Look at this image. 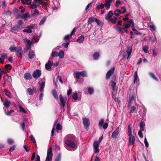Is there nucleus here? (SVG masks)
<instances>
[{
  "mask_svg": "<svg viewBox=\"0 0 161 161\" xmlns=\"http://www.w3.org/2000/svg\"><path fill=\"white\" fill-rule=\"evenodd\" d=\"M19 25H14V26L13 27H12L11 28V31H16L18 30L19 28Z\"/></svg>",
  "mask_w": 161,
  "mask_h": 161,
  "instance_id": "7c9ffc66",
  "label": "nucleus"
},
{
  "mask_svg": "<svg viewBox=\"0 0 161 161\" xmlns=\"http://www.w3.org/2000/svg\"><path fill=\"white\" fill-rule=\"evenodd\" d=\"M113 1V0H106L105 1V3L104 5L105 7H106L107 10H108L110 8L111 3Z\"/></svg>",
  "mask_w": 161,
  "mask_h": 161,
  "instance_id": "2eb2a0df",
  "label": "nucleus"
},
{
  "mask_svg": "<svg viewBox=\"0 0 161 161\" xmlns=\"http://www.w3.org/2000/svg\"><path fill=\"white\" fill-rule=\"evenodd\" d=\"M135 138L134 136H129V145H133L135 144Z\"/></svg>",
  "mask_w": 161,
  "mask_h": 161,
  "instance_id": "f8f14e48",
  "label": "nucleus"
},
{
  "mask_svg": "<svg viewBox=\"0 0 161 161\" xmlns=\"http://www.w3.org/2000/svg\"><path fill=\"white\" fill-rule=\"evenodd\" d=\"M99 57V54L98 53H96L93 55V57L95 60L97 59Z\"/></svg>",
  "mask_w": 161,
  "mask_h": 161,
  "instance_id": "4c0bfd02",
  "label": "nucleus"
},
{
  "mask_svg": "<svg viewBox=\"0 0 161 161\" xmlns=\"http://www.w3.org/2000/svg\"><path fill=\"white\" fill-rule=\"evenodd\" d=\"M20 109V111H22L24 113H26V112L25 110L24 109V108H23L21 105H20L19 107Z\"/></svg>",
  "mask_w": 161,
  "mask_h": 161,
  "instance_id": "6e6d98bb",
  "label": "nucleus"
},
{
  "mask_svg": "<svg viewBox=\"0 0 161 161\" xmlns=\"http://www.w3.org/2000/svg\"><path fill=\"white\" fill-rule=\"evenodd\" d=\"M127 131V134L129 136H132V130L130 125L128 126Z\"/></svg>",
  "mask_w": 161,
  "mask_h": 161,
  "instance_id": "393cba45",
  "label": "nucleus"
},
{
  "mask_svg": "<svg viewBox=\"0 0 161 161\" xmlns=\"http://www.w3.org/2000/svg\"><path fill=\"white\" fill-rule=\"evenodd\" d=\"M95 19L94 17H92L89 18L88 20V24H91L95 20Z\"/></svg>",
  "mask_w": 161,
  "mask_h": 161,
  "instance_id": "72a5a7b5",
  "label": "nucleus"
},
{
  "mask_svg": "<svg viewBox=\"0 0 161 161\" xmlns=\"http://www.w3.org/2000/svg\"><path fill=\"white\" fill-rule=\"evenodd\" d=\"M69 43L67 42L66 43H63L62 46L64 47L65 48H66L67 47L68 45H69Z\"/></svg>",
  "mask_w": 161,
  "mask_h": 161,
  "instance_id": "774afa93",
  "label": "nucleus"
},
{
  "mask_svg": "<svg viewBox=\"0 0 161 161\" xmlns=\"http://www.w3.org/2000/svg\"><path fill=\"white\" fill-rule=\"evenodd\" d=\"M88 91L89 94H91L94 92L93 89L91 87H89L88 89Z\"/></svg>",
  "mask_w": 161,
  "mask_h": 161,
  "instance_id": "de8ad7c7",
  "label": "nucleus"
},
{
  "mask_svg": "<svg viewBox=\"0 0 161 161\" xmlns=\"http://www.w3.org/2000/svg\"><path fill=\"white\" fill-rule=\"evenodd\" d=\"M82 119L84 127L86 129H87L90 124L89 119L88 118L84 117H83Z\"/></svg>",
  "mask_w": 161,
  "mask_h": 161,
  "instance_id": "423d86ee",
  "label": "nucleus"
},
{
  "mask_svg": "<svg viewBox=\"0 0 161 161\" xmlns=\"http://www.w3.org/2000/svg\"><path fill=\"white\" fill-rule=\"evenodd\" d=\"M24 42H26V43L27 44V45H29V46H31L32 42L30 40L27 39L26 38H25L24 39Z\"/></svg>",
  "mask_w": 161,
  "mask_h": 161,
  "instance_id": "c85d7f7f",
  "label": "nucleus"
},
{
  "mask_svg": "<svg viewBox=\"0 0 161 161\" xmlns=\"http://www.w3.org/2000/svg\"><path fill=\"white\" fill-rule=\"evenodd\" d=\"M35 27V25H30L27 26L26 28L23 30V32H26L28 33H31L32 32V30L34 29Z\"/></svg>",
  "mask_w": 161,
  "mask_h": 161,
  "instance_id": "f03ea898",
  "label": "nucleus"
},
{
  "mask_svg": "<svg viewBox=\"0 0 161 161\" xmlns=\"http://www.w3.org/2000/svg\"><path fill=\"white\" fill-rule=\"evenodd\" d=\"M22 48L20 47H17L16 51H15L17 55L20 58H21L22 57Z\"/></svg>",
  "mask_w": 161,
  "mask_h": 161,
  "instance_id": "4468645a",
  "label": "nucleus"
},
{
  "mask_svg": "<svg viewBox=\"0 0 161 161\" xmlns=\"http://www.w3.org/2000/svg\"><path fill=\"white\" fill-rule=\"evenodd\" d=\"M64 142L65 144L64 147L67 150L73 151L76 149L77 145L76 143V139L73 134L66 135L65 137Z\"/></svg>",
  "mask_w": 161,
  "mask_h": 161,
  "instance_id": "f257e3e1",
  "label": "nucleus"
},
{
  "mask_svg": "<svg viewBox=\"0 0 161 161\" xmlns=\"http://www.w3.org/2000/svg\"><path fill=\"white\" fill-rule=\"evenodd\" d=\"M61 159L60 154H59L55 159V161H60Z\"/></svg>",
  "mask_w": 161,
  "mask_h": 161,
  "instance_id": "0e129e2a",
  "label": "nucleus"
},
{
  "mask_svg": "<svg viewBox=\"0 0 161 161\" xmlns=\"http://www.w3.org/2000/svg\"><path fill=\"white\" fill-rule=\"evenodd\" d=\"M134 83L136 84L137 85H138L139 83V79L138 76L137 71H136L134 73Z\"/></svg>",
  "mask_w": 161,
  "mask_h": 161,
  "instance_id": "ddd939ff",
  "label": "nucleus"
},
{
  "mask_svg": "<svg viewBox=\"0 0 161 161\" xmlns=\"http://www.w3.org/2000/svg\"><path fill=\"white\" fill-rule=\"evenodd\" d=\"M52 64V62L50 60H48L47 63H46L45 65L46 69L48 70L50 69L51 68V65Z\"/></svg>",
  "mask_w": 161,
  "mask_h": 161,
  "instance_id": "6ab92c4d",
  "label": "nucleus"
},
{
  "mask_svg": "<svg viewBox=\"0 0 161 161\" xmlns=\"http://www.w3.org/2000/svg\"><path fill=\"white\" fill-rule=\"evenodd\" d=\"M39 14V11L37 9H35L34 11V13L33 14V16H37Z\"/></svg>",
  "mask_w": 161,
  "mask_h": 161,
  "instance_id": "8fccbe9b",
  "label": "nucleus"
},
{
  "mask_svg": "<svg viewBox=\"0 0 161 161\" xmlns=\"http://www.w3.org/2000/svg\"><path fill=\"white\" fill-rule=\"evenodd\" d=\"M29 14L27 13H26L21 16V19H26L29 17Z\"/></svg>",
  "mask_w": 161,
  "mask_h": 161,
  "instance_id": "49530a36",
  "label": "nucleus"
},
{
  "mask_svg": "<svg viewBox=\"0 0 161 161\" xmlns=\"http://www.w3.org/2000/svg\"><path fill=\"white\" fill-rule=\"evenodd\" d=\"M124 27L125 28V29H127L128 28L130 27V24H128V23H127L123 25Z\"/></svg>",
  "mask_w": 161,
  "mask_h": 161,
  "instance_id": "bf43d9fd",
  "label": "nucleus"
},
{
  "mask_svg": "<svg viewBox=\"0 0 161 161\" xmlns=\"http://www.w3.org/2000/svg\"><path fill=\"white\" fill-rule=\"evenodd\" d=\"M143 50L145 53H148V47L147 46H145L143 48Z\"/></svg>",
  "mask_w": 161,
  "mask_h": 161,
  "instance_id": "09e8293b",
  "label": "nucleus"
},
{
  "mask_svg": "<svg viewBox=\"0 0 161 161\" xmlns=\"http://www.w3.org/2000/svg\"><path fill=\"white\" fill-rule=\"evenodd\" d=\"M52 93L55 99H58V96L57 94V92L55 90H53L52 91Z\"/></svg>",
  "mask_w": 161,
  "mask_h": 161,
  "instance_id": "e433bc0d",
  "label": "nucleus"
},
{
  "mask_svg": "<svg viewBox=\"0 0 161 161\" xmlns=\"http://www.w3.org/2000/svg\"><path fill=\"white\" fill-rule=\"evenodd\" d=\"M84 36L83 35H81L80 36L78 37L76 41L79 43H82L84 40Z\"/></svg>",
  "mask_w": 161,
  "mask_h": 161,
  "instance_id": "aec40b11",
  "label": "nucleus"
},
{
  "mask_svg": "<svg viewBox=\"0 0 161 161\" xmlns=\"http://www.w3.org/2000/svg\"><path fill=\"white\" fill-rule=\"evenodd\" d=\"M46 19V16L44 17L43 19H42L40 21L39 24L40 25H42L44 24L45 22Z\"/></svg>",
  "mask_w": 161,
  "mask_h": 161,
  "instance_id": "a19ab883",
  "label": "nucleus"
},
{
  "mask_svg": "<svg viewBox=\"0 0 161 161\" xmlns=\"http://www.w3.org/2000/svg\"><path fill=\"white\" fill-rule=\"evenodd\" d=\"M64 51L62 50L60 51L59 53H58V56L61 58H63L64 57Z\"/></svg>",
  "mask_w": 161,
  "mask_h": 161,
  "instance_id": "c756f323",
  "label": "nucleus"
},
{
  "mask_svg": "<svg viewBox=\"0 0 161 161\" xmlns=\"http://www.w3.org/2000/svg\"><path fill=\"white\" fill-rule=\"evenodd\" d=\"M136 99V97L135 95V94L132 95H130L129 96V105H130V103L131 102L134 101Z\"/></svg>",
  "mask_w": 161,
  "mask_h": 161,
  "instance_id": "5701e85b",
  "label": "nucleus"
},
{
  "mask_svg": "<svg viewBox=\"0 0 161 161\" xmlns=\"http://www.w3.org/2000/svg\"><path fill=\"white\" fill-rule=\"evenodd\" d=\"M116 30L118 31L119 33L123 34L124 32H127V30L125 29L124 27H117L116 28Z\"/></svg>",
  "mask_w": 161,
  "mask_h": 161,
  "instance_id": "9b49d317",
  "label": "nucleus"
},
{
  "mask_svg": "<svg viewBox=\"0 0 161 161\" xmlns=\"http://www.w3.org/2000/svg\"><path fill=\"white\" fill-rule=\"evenodd\" d=\"M72 98L74 100H77L78 99L77 93L76 92L73 94L72 96Z\"/></svg>",
  "mask_w": 161,
  "mask_h": 161,
  "instance_id": "79ce46f5",
  "label": "nucleus"
},
{
  "mask_svg": "<svg viewBox=\"0 0 161 161\" xmlns=\"http://www.w3.org/2000/svg\"><path fill=\"white\" fill-rule=\"evenodd\" d=\"M113 15V13H112L111 11H109L107 14V15L105 17V18L106 20H108V21L112 22V23H114L115 21L112 19V16Z\"/></svg>",
  "mask_w": 161,
  "mask_h": 161,
  "instance_id": "39448f33",
  "label": "nucleus"
},
{
  "mask_svg": "<svg viewBox=\"0 0 161 161\" xmlns=\"http://www.w3.org/2000/svg\"><path fill=\"white\" fill-rule=\"evenodd\" d=\"M75 74L76 78L78 79L80 78V76L81 75L80 72H76L75 73Z\"/></svg>",
  "mask_w": 161,
  "mask_h": 161,
  "instance_id": "c03bdc74",
  "label": "nucleus"
},
{
  "mask_svg": "<svg viewBox=\"0 0 161 161\" xmlns=\"http://www.w3.org/2000/svg\"><path fill=\"white\" fill-rule=\"evenodd\" d=\"M29 58L30 59L34 58L35 56L34 52L31 49H30L28 53Z\"/></svg>",
  "mask_w": 161,
  "mask_h": 161,
  "instance_id": "a211bd4d",
  "label": "nucleus"
},
{
  "mask_svg": "<svg viewBox=\"0 0 161 161\" xmlns=\"http://www.w3.org/2000/svg\"><path fill=\"white\" fill-rule=\"evenodd\" d=\"M60 105L64 107L65 106V103L66 102V99H63L60 100Z\"/></svg>",
  "mask_w": 161,
  "mask_h": 161,
  "instance_id": "a878e982",
  "label": "nucleus"
},
{
  "mask_svg": "<svg viewBox=\"0 0 161 161\" xmlns=\"http://www.w3.org/2000/svg\"><path fill=\"white\" fill-rule=\"evenodd\" d=\"M149 27L150 28V30L152 31H155L156 30V27L153 24L149 25Z\"/></svg>",
  "mask_w": 161,
  "mask_h": 161,
  "instance_id": "58836bf2",
  "label": "nucleus"
},
{
  "mask_svg": "<svg viewBox=\"0 0 161 161\" xmlns=\"http://www.w3.org/2000/svg\"><path fill=\"white\" fill-rule=\"evenodd\" d=\"M16 146L15 145H14L12 147H11L9 149V151L10 152H13L14 150L15 149V147Z\"/></svg>",
  "mask_w": 161,
  "mask_h": 161,
  "instance_id": "69168bd1",
  "label": "nucleus"
},
{
  "mask_svg": "<svg viewBox=\"0 0 161 161\" xmlns=\"http://www.w3.org/2000/svg\"><path fill=\"white\" fill-rule=\"evenodd\" d=\"M24 77L26 80H30L31 79L32 76L30 73H27L25 74Z\"/></svg>",
  "mask_w": 161,
  "mask_h": 161,
  "instance_id": "412c9836",
  "label": "nucleus"
},
{
  "mask_svg": "<svg viewBox=\"0 0 161 161\" xmlns=\"http://www.w3.org/2000/svg\"><path fill=\"white\" fill-rule=\"evenodd\" d=\"M104 120L103 119H100L99 121V125L100 127H103V128L106 130L108 126V123H105L104 124Z\"/></svg>",
  "mask_w": 161,
  "mask_h": 161,
  "instance_id": "20e7f679",
  "label": "nucleus"
},
{
  "mask_svg": "<svg viewBox=\"0 0 161 161\" xmlns=\"http://www.w3.org/2000/svg\"><path fill=\"white\" fill-rule=\"evenodd\" d=\"M149 74L150 76L153 78L154 80L156 81H158V79L156 77L154 74L152 72H149Z\"/></svg>",
  "mask_w": 161,
  "mask_h": 161,
  "instance_id": "2f4dec72",
  "label": "nucleus"
},
{
  "mask_svg": "<svg viewBox=\"0 0 161 161\" xmlns=\"http://www.w3.org/2000/svg\"><path fill=\"white\" fill-rule=\"evenodd\" d=\"M7 141L8 143L10 145L12 144L14 142L13 140L11 139H8Z\"/></svg>",
  "mask_w": 161,
  "mask_h": 161,
  "instance_id": "13d9d810",
  "label": "nucleus"
},
{
  "mask_svg": "<svg viewBox=\"0 0 161 161\" xmlns=\"http://www.w3.org/2000/svg\"><path fill=\"white\" fill-rule=\"evenodd\" d=\"M114 71V67L111 68V69L108 71L106 75V78L107 80L109 79L111 76L112 75Z\"/></svg>",
  "mask_w": 161,
  "mask_h": 161,
  "instance_id": "0eeeda50",
  "label": "nucleus"
},
{
  "mask_svg": "<svg viewBox=\"0 0 161 161\" xmlns=\"http://www.w3.org/2000/svg\"><path fill=\"white\" fill-rule=\"evenodd\" d=\"M111 86L112 87L113 92H116L117 91V87L116 86V83L114 81H111Z\"/></svg>",
  "mask_w": 161,
  "mask_h": 161,
  "instance_id": "f3484780",
  "label": "nucleus"
},
{
  "mask_svg": "<svg viewBox=\"0 0 161 161\" xmlns=\"http://www.w3.org/2000/svg\"><path fill=\"white\" fill-rule=\"evenodd\" d=\"M121 2L119 0H117L116 1V7H118L119 5H121Z\"/></svg>",
  "mask_w": 161,
  "mask_h": 161,
  "instance_id": "680f3d73",
  "label": "nucleus"
},
{
  "mask_svg": "<svg viewBox=\"0 0 161 161\" xmlns=\"http://www.w3.org/2000/svg\"><path fill=\"white\" fill-rule=\"evenodd\" d=\"M38 6L34 2L30 6V8L31 9L36 8Z\"/></svg>",
  "mask_w": 161,
  "mask_h": 161,
  "instance_id": "3c124183",
  "label": "nucleus"
},
{
  "mask_svg": "<svg viewBox=\"0 0 161 161\" xmlns=\"http://www.w3.org/2000/svg\"><path fill=\"white\" fill-rule=\"evenodd\" d=\"M21 2L25 4L30 5L31 4V0H21Z\"/></svg>",
  "mask_w": 161,
  "mask_h": 161,
  "instance_id": "bb28decb",
  "label": "nucleus"
},
{
  "mask_svg": "<svg viewBox=\"0 0 161 161\" xmlns=\"http://www.w3.org/2000/svg\"><path fill=\"white\" fill-rule=\"evenodd\" d=\"M41 75V72L39 69H36L32 74L33 77L36 79L39 78Z\"/></svg>",
  "mask_w": 161,
  "mask_h": 161,
  "instance_id": "1a4fd4ad",
  "label": "nucleus"
},
{
  "mask_svg": "<svg viewBox=\"0 0 161 161\" xmlns=\"http://www.w3.org/2000/svg\"><path fill=\"white\" fill-rule=\"evenodd\" d=\"M119 127H118L112 133V137L114 139L116 138L119 135Z\"/></svg>",
  "mask_w": 161,
  "mask_h": 161,
  "instance_id": "9d476101",
  "label": "nucleus"
},
{
  "mask_svg": "<svg viewBox=\"0 0 161 161\" xmlns=\"http://www.w3.org/2000/svg\"><path fill=\"white\" fill-rule=\"evenodd\" d=\"M3 105L6 108H8L10 106V102L7 99H6L5 102L3 103Z\"/></svg>",
  "mask_w": 161,
  "mask_h": 161,
  "instance_id": "4be33fe9",
  "label": "nucleus"
},
{
  "mask_svg": "<svg viewBox=\"0 0 161 161\" xmlns=\"http://www.w3.org/2000/svg\"><path fill=\"white\" fill-rule=\"evenodd\" d=\"M27 91L28 93L30 95H31L33 93V91L31 88H28L27 90Z\"/></svg>",
  "mask_w": 161,
  "mask_h": 161,
  "instance_id": "37998d69",
  "label": "nucleus"
},
{
  "mask_svg": "<svg viewBox=\"0 0 161 161\" xmlns=\"http://www.w3.org/2000/svg\"><path fill=\"white\" fill-rule=\"evenodd\" d=\"M99 142L97 141H95L93 144L94 151L95 153H98L99 150L98 149Z\"/></svg>",
  "mask_w": 161,
  "mask_h": 161,
  "instance_id": "6e6552de",
  "label": "nucleus"
},
{
  "mask_svg": "<svg viewBox=\"0 0 161 161\" xmlns=\"http://www.w3.org/2000/svg\"><path fill=\"white\" fill-rule=\"evenodd\" d=\"M17 47L14 45L10 46L9 48V49L11 52H15Z\"/></svg>",
  "mask_w": 161,
  "mask_h": 161,
  "instance_id": "cd10ccee",
  "label": "nucleus"
},
{
  "mask_svg": "<svg viewBox=\"0 0 161 161\" xmlns=\"http://www.w3.org/2000/svg\"><path fill=\"white\" fill-rule=\"evenodd\" d=\"M104 7V5L102 3L100 4L96 5V8L98 9H103Z\"/></svg>",
  "mask_w": 161,
  "mask_h": 161,
  "instance_id": "473e14b6",
  "label": "nucleus"
},
{
  "mask_svg": "<svg viewBox=\"0 0 161 161\" xmlns=\"http://www.w3.org/2000/svg\"><path fill=\"white\" fill-rule=\"evenodd\" d=\"M30 138L31 141H32L34 143H36V141L35 139L33 136L31 135L30 136Z\"/></svg>",
  "mask_w": 161,
  "mask_h": 161,
  "instance_id": "e2e57ef3",
  "label": "nucleus"
},
{
  "mask_svg": "<svg viewBox=\"0 0 161 161\" xmlns=\"http://www.w3.org/2000/svg\"><path fill=\"white\" fill-rule=\"evenodd\" d=\"M51 56L52 57H54L58 56V53L57 51H54L52 52L51 54Z\"/></svg>",
  "mask_w": 161,
  "mask_h": 161,
  "instance_id": "a18cd8bd",
  "label": "nucleus"
},
{
  "mask_svg": "<svg viewBox=\"0 0 161 161\" xmlns=\"http://www.w3.org/2000/svg\"><path fill=\"white\" fill-rule=\"evenodd\" d=\"M1 56L2 58L4 59L7 58V54L4 53H2L1 55Z\"/></svg>",
  "mask_w": 161,
  "mask_h": 161,
  "instance_id": "5fc2aeb1",
  "label": "nucleus"
},
{
  "mask_svg": "<svg viewBox=\"0 0 161 161\" xmlns=\"http://www.w3.org/2000/svg\"><path fill=\"white\" fill-rule=\"evenodd\" d=\"M56 128L57 130H60L62 129V126L59 123H58L57 125Z\"/></svg>",
  "mask_w": 161,
  "mask_h": 161,
  "instance_id": "4d7b16f0",
  "label": "nucleus"
},
{
  "mask_svg": "<svg viewBox=\"0 0 161 161\" xmlns=\"http://www.w3.org/2000/svg\"><path fill=\"white\" fill-rule=\"evenodd\" d=\"M52 148H49L47 152V156L45 161H50L53 156Z\"/></svg>",
  "mask_w": 161,
  "mask_h": 161,
  "instance_id": "7ed1b4c3",
  "label": "nucleus"
},
{
  "mask_svg": "<svg viewBox=\"0 0 161 161\" xmlns=\"http://www.w3.org/2000/svg\"><path fill=\"white\" fill-rule=\"evenodd\" d=\"M145 124L143 122L141 121L140 123V130L141 131H143L144 130V127Z\"/></svg>",
  "mask_w": 161,
  "mask_h": 161,
  "instance_id": "b1692460",
  "label": "nucleus"
},
{
  "mask_svg": "<svg viewBox=\"0 0 161 161\" xmlns=\"http://www.w3.org/2000/svg\"><path fill=\"white\" fill-rule=\"evenodd\" d=\"M33 2L38 6L41 5L42 3L41 0H33Z\"/></svg>",
  "mask_w": 161,
  "mask_h": 161,
  "instance_id": "c9c22d12",
  "label": "nucleus"
},
{
  "mask_svg": "<svg viewBox=\"0 0 161 161\" xmlns=\"http://www.w3.org/2000/svg\"><path fill=\"white\" fill-rule=\"evenodd\" d=\"M45 82H42L40 85V88L39 90L41 92H42V90L44 88L45 86Z\"/></svg>",
  "mask_w": 161,
  "mask_h": 161,
  "instance_id": "f704fd0d",
  "label": "nucleus"
},
{
  "mask_svg": "<svg viewBox=\"0 0 161 161\" xmlns=\"http://www.w3.org/2000/svg\"><path fill=\"white\" fill-rule=\"evenodd\" d=\"M144 141V143H145L146 147H148L149 146V144H148V143L147 142V139L146 137H145V138Z\"/></svg>",
  "mask_w": 161,
  "mask_h": 161,
  "instance_id": "052dcab7",
  "label": "nucleus"
},
{
  "mask_svg": "<svg viewBox=\"0 0 161 161\" xmlns=\"http://www.w3.org/2000/svg\"><path fill=\"white\" fill-rule=\"evenodd\" d=\"M81 74V75L82 76L86 77L87 76V74L86 72L85 71H82L81 72H80Z\"/></svg>",
  "mask_w": 161,
  "mask_h": 161,
  "instance_id": "603ef678",
  "label": "nucleus"
},
{
  "mask_svg": "<svg viewBox=\"0 0 161 161\" xmlns=\"http://www.w3.org/2000/svg\"><path fill=\"white\" fill-rule=\"evenodd\" d=\"M72 35V33H71L69 35L66 36L64 38V39L65 40H69L70 37H71Z\"/></svg>",
  "mask_w": 161,
  "mask_h": 161,
  "instance_id": "ea45409f",
  "label": "nucleus"
},
{
  "mask_svg": "<svg viewBox=\"0 0 161 161\" xmlns=\"http://www.w3.org/2000/svg\"><path fill=\"white\" fill-rule=\"evenodd\" d=\"M4 94L8 97H11L10 96L11 93L9 91L7 90H6L5 91Z\"/></svg>",
  "mask_w": 161,
  "mask_h": 161,
  "instance_id": "864d4df0",
  "label": "nucleus"
},
{
  "mask_svg": "<svg viewBox=\"0 0 161 161\" xmlns=\"http://www.w3.org/2000/svg\"><path fill=\"white\" fill-rule=\"evenodd\" d=\"M18 25L20 27V26L22 25L23 24V22L22 20H19L18 22Z\"/></svg>",
  "mask_w": 161,
  "mask_h": 161,
  "instance_id": "338daca9",
  "label": "nucleus"
},
{
  "mask_svg": "<svg viewBox=\"0 0 161 161\" xmlns=\"http://www.w3.org/2000/svg\"><path fill=\"white\" fill-rule=\"evenodd\" d=\"M132 52V47L131 46H128L127 47V49L126 51V52L128 55V57L127 58V59L130 57L131 54Z\"/></svg>",
  "mask_w": 161,
  "mask_h": 161,
  "instance_id": "dca6fc26",
  "label": "nucleus"
}]
</instances>
